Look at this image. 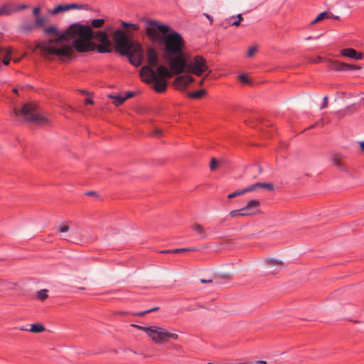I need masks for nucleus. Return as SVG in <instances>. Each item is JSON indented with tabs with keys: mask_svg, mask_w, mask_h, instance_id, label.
<instances>
[{
	"mask_svg": "<svg viewBox=\"0 0 364 364\" xmlns=\"http://www.w3.org/2000/svg\"><path fill=\"white\" fill-rule=\"evenodd\" d=\"M95 194H96V193L94 191H89L86 193V195H87V196H95Z\"/></svg>",
	"mask_w": 364,
	"mask_h": 364,
	"instance_id": "4d7b16f0",
	"label": "nucleus"
},
{
	"mask_svg": "<svg viewBox=\"0 0 364 364\" xmlns=\"http://www.w3.org/2000/svg\"><path fill=\"white\" fill-rule=\"evenodd\" d=\"M121 24L122 27L124 28H127L129 27L133 28L134 30H136V23H129L125 21H121Z\"/></svg>",
	"mask_w": 364,
	"mask_h": 364,
	"instance_id": "c9c22d12",
	"label": "nucleus"
},
{
	"mask_svg": "<svg viewBox=\"0 0 364 364\" xmlns=\"http://www.w3.org/2000/svg\"><path fill=\"white\" fill-rule=\"evenodd\" d=\"M204 80H205V77H203L202 80H200V81L199 82V85H200V86L203 85Z\"/></svg>",
	"mask_w": 364,
	"mask_h": 364,
	"instance_id": "13d9d810",
	"label": "nucleus"
},
{
	"mask_svg": "<svg viewBox=\"0 0 364 364\" xmlns=\"http://www.w3.org/2000/svg\"><path fill=\"white\" fill-rule=\"evenodd\" d=\"M196 248L189 249V248H181V249H173L172 250L173 254L180 253V252H184L188 251H196Z\"/></svg>",
	"mask_w": 364,
	"mask_h": 364,
	"instance_id": "72a5a7b5",
	"label": "nucleus"
},
{
	"mask_svg": "<svg viewBox=\"0 0 364 364\" xmlns=\"http://www.w3.org/2000/svg\"><path fill=\"white\" fill-rule=\"evenodd\" d=\"M151 135L154 137L159 138L162 136V131L160 129H155L151 133Z\"/></svg>",
	"mask_w": 364,
	"mask_h": 364,
	"instance_id": "4c0bfd02",
	"label": "nucleus"
},
{
	"mask_svg": "<svg viewBox=\"0 0 364 364\" xmlns=\"http://www.w3.org/2000/svg\"><path fill=\"white\" fill-rule=\"evenodd\" d=\"M146 61L147 65L143 66L139 72L141 80L151 85V87L156 92H165L168 87V79L172 77L173 73L170 68L159 65V55L154 48L147 50Z\"/></svg>",
	"mask_w": 364,
	"mask_h": 364,
	"instance_id": "f03ea898",
	"label": "nucleus"
},
{
	"mask_svg": "<svg viewBox=\"0 0 364 364\" xmlns=\"http://www.w3.org/2000/svg\"><path fill=\"white\" fill-rule=\"evenodd\" d=\"M18 329H19L20 331H28V328L24 327V326H21V327H18L17 328Z\"/></svg>",
	"mask_w": 364,
	"mask_h": 364,
	"instance_id": "864d4df0",
	"label": "nucleus"
},
{
	"mask_svg": "<svg viewBox=\"0 0 364 364\" xmlns=\"http://www.w3.org/2000/svg\"><path fill=\"white\" fill-rule=\"evenodd\" d=\"M320 124V122H316L315 124H314L311 125L310 127H309L307 128V129H313V128H314V127H316L318 126V124Z\"/></svg>",
	"mask_w": 364,
	"mask_h": 364,
	"instance_id": "603ef678",
	"label": "nucleus"
},
{
	"mask_svg": "<svg viewBox=\"0 0 364 364\" xmlns=\"http://www.w3.org/2000/svg\"><path fill=\"white\" fill-rule=\"evenodd\" d=\"M112 38L116 51L127 56L129 61L136 67V45L132 40L130 34L118 28L114 32Z\"/></svg>",
	"mask_w": 364,
	"mask_h": 364,
	"instance_id": "39448f33",
	"label": "nucleus"
},
{
	"mask_svg": "<svg viewBox=\"0 0 364 364\" xmlns=\"http://www.w3.org/2000/svg\"><path fill=\"white\" fill-rule=\"evenodd\" d=\"M143 49H142V46H141V44L138 42V66H139L141 63V61H142V58H143Z\"/></svg>",
	"mask_w": 364,
	"mask_h": 364,
	"instance_id": "473e14b6",
	"label": "nucleus"
},
{
	"mask_svg": "<svg viewBox=\"0 0 364 364\" xmlns=\"http://www.w3.org/2000/svg\"><path fill=\"white\" fill-rule=\"evenodd\" d=\"M138 330H142L147 333L156 343H162L167 342L169 339L178 340V335L170 333L166 330L156 327H143L138 325Z\"/></svg>",
	"mask_w": 364,
	"mask_h": 364,
	"instance_id": "0eeeda50",
	"label": "nucleus"
},
{
	"mask_svg": "<svg viewBox=\"0 0 364 364\" xmlns=\"http://www.w3.org/2000/svg\"><path fill=\"white\" fill-rule=\"evenodd\" d=\"M131 326H132V327L136 328V325H135V324H132Z\"/></svg>",
	"mask_w": 364,
	"mask_h": 364,
	"instance_id": "e2e57ef3",
	"label": "nucleus"
},
{
	"mask_svg": "<svg viewBox=\"0 0 364 364\" xmlns=\"http://www.w3.org/2000/svg\"><path fill=\"white\" fill-rule=\"evenodd\" d=\"M331 18H333V19H338V18H339V17H338V16H335L333 14V16H331Z\"/></svg>",
	"mask_w": 364,
	"mask_h": 364,
	"instance_id": "bf43d9fd",
	"label": "nucleus"
},
{
	"mask_svg": "<svg viewBox=\"0 0 364 364\" xmlns=\"http://www.w3.org/2000/svg\"><path fill=\"white\" fill-rule=\"evenodd\" d=\"M108 97L110 99H112L114 100L113 104L115 106H119V105H122L124 103V102L125 101V98H124L123 96L119 95H109Z\"/></svg>",
	"mask_w": 364,
	"mask_h": 364,
	"instance_id": "5701e85b",
	"label": "nucleus"
},
{
	"mask_svg": "<svg viewBox=\"0 0 364 364\" xmlns=\"http://www.w3.org/2000/svg\"><path fill=\"white\" fill-rule=\"evenodd\" d=\"M207 93V91L204 89H201L195 92H190L188 94V96L193 99H200L205 96Z\"/></svg>",
	"mask_w": 364,
	"mask_h": 364,
	"instance_id": "412c9836",
	"label": "nucleus"
},
{
	"mask_svg": "<svg viewBox=\"0 0 364 364\" xmlns=\"http://www.w3.org/2000/svg\"><path fill=\"white\" fill-rule=\"evenodd\" d=\"M159 309V307L155 306V307H151L149 309H146L138 311V316H143L148 313L156 311Z\"/></svg>",
	"mask_w": 364,
	"mask_h": 364,
	"instance_id": "7c9ffc66",
	"label": "nucleus"
},
{
	"mask_svg": "<svg viewBox=\"0 0 364 364\" xmlns=\"http://www.w3.org/2000/svg\"><path fill=\"white\" fill-rule=\"evenodd\" d=\"M69 228H69V226H68V225H64V226H63V227H61V228H60L59 231H60V232H68V231L69 230Z\"/></svg>",
	"mask_w": 364,
	"mask_h": 364,
	"instance_id": "09e8293b",
	"label": "nucleus"
},
{
	"mask_svg": "<svg viewBox=\"0 0 364 364\" xmlns=\"http://www.w3.org/2000/svg\"><path fill=\"white\" fill-rule=\"evenodd\" d=\"M37 105L33 102H26L21 108L14 107L11 117L18 123L33 122L43 126L48 123V119L37 112Z\"/></svg>",
	"mask_w": 364,
	"mask_h": 364,
	"instance_id": "423d86ee",
	"label": "nucleus"
},
{
	"mask_svg": "<svg viewBox=\"0 0 364 364\" xmlns=\"http://www.w3.org/2000/svg\"><path fill=\"white\" fill-rule=\"evenodd\" d=\"M257 50V47H255V46H252L251 48H249L248 51H247V56L248 57H252L254 53L256 52Z\"/></svg>",
	"mask_w": 364,
	"mask_h": 364,
	"instance_id": "79ce46f5",
	"label": "nucleus"
},
{
	"mask_svg": "<svg viewBox=\"0 0 364 364\" xmlns=\"http://www.w3.org/2000/svg\"><path fill=\"white\" fill-rule=\"evenodd\" d=\"M238 77L240 81L242 82V83L248 84L250 82V80L247 75L245 74H240L239 75Z\"/></svg>",
	"mask_w": 364,
	"mask_h": 364,
	"instance_id": "f704fd0d",
	"label": "nucleus"
},
{
	"mask_svg": "<svg viewBox=\"0 0 364 364\" xmlns=\"http://www.w3.org/2000/svg\"><path fill=\"white\" fill-rule=\"evenodd\" d=\"M146 35L158 49L162 52V58L169 65L173 75L183 73V49L185 42L178 32L173 31L169 26L161 24L155 20L146 21Z\"/></svg>",
	"mask_w": 364,
	"mask_h": 364,
	"instance_id": "f257e3e1",
	"label": "nucleus"
},
{
	"mask_svg": "<svg viewBox=\"0 0 364 364\" xmlns=\"http://www.w3.org/2000/svg\"><path fill=\"white\" fill-rule=\"evenodd\" d=\"M94 49L92 51L97 50L100 53H107L112 51L111 49V41L108 38L107 41L100 42L99 45H97L94 42Z\"/></svg>",
	"mask_w": 364,
	"mask_h": 364,
	"instance_id": "f3484780",
	"label": "nucleus"
},
{
	"mask_svg": "<svg viewBox=\"0 0 364 364\" xmlns=\"http://www.w3.org/2000/svg\"><path fill=\"white\" fill-rule=\"evenodd\" d=\"M13 92L14 93H18V90L16 88L13 89Z\"/></svg>",
	"mask_w": 364,
	"mask_h": 364,
	"instance_id": "052dcab7",
	"label": "nucleus"
},
{
	"mask_svg": "<svg viewBox=\"0 0 364 364\" xmlns=\"http://www.w3.org/2000/svg\"><path fill=\"white\" fill-rule=\"evenodd\" d=\"M260 202L257 200H250L247 205L242 208L243 212L247 213L245 216H252L260 213L259 210Z\"/></svg>",
	"mask_w": 364,
	"mask_h": 364,
	"instance_id": "f8f14e48",
	"label": "nucleus"
},
{
	"mask_svg": "<svg viewBox=\"0 0 364 364\" xmlns=\"http://www.w3.org/2000/svg\"><path fill=\"white\" fill-rule=\"evenodd\" d=\"M47 293V289H41L37 292V296L40 300L43 301L48 297Z\"/></svg>",
	"mask_w": 364,
	"mask_h": 364,
	"instance_id": "2f4dec72",
	"label": "nucleus"
},
{
	"mask_svg": "<svg viewBox=\"0 0 364 364\" xmlns=\"http://www.w3.org/2000/svg\"><path fill=\"white\" fill-rule=\"evenodd\" d=\"M333 164L341 170H344L343 167V156L340 154H334L333 156Z\"/></svg>",
	"mask_w": 364,
	"mask_h": 364,
	"instance_id": "b1692460",
	"label": "nucleus"
},
{
	"mask_svg": "<svg viewBox=\"0 0 364 364\" xmlns=\"http://www.w3.org/2000/svg\"><path fill=\"white\" fill-rule=\"evenodd\" d=\"M328 105V97L325 96L323 100V103L321 105V109H323L327 107Z\"/></svg>",
	"mask_w": 364,
	"mask_h": 364,
	"instance_id": "a18cd8bd",
	"label": "nucleus"
},
{
	"mask_svg": "<svg viewBox=\"0 0 364 364\" xmlns=\"http://www.w3.org/2000/svg\"><path fill=\"white\" fill-rule=\"evenodd\" d=\"M68 7L67 4H59L55 8H54L52 11H50V14L53 15H55L58 13L63 12V11H67Z\"/></svg>",
	"mask_w": 364,
	"mask_h": 364,
	"instance_id": "393cba45",
	"label": "nucleus"
},
{
	"mask_svg": "<svg viewBox=\"0 0 364 364\" xmlns=\"http://www.w3.org/2000/svg\"><path fill=\"white\" fill-rule=\"evenodd\" d=\"M359 146L362 152L364 153V141L359 143Z\"/></svg>",
	"mask_w": 364,
	"mask_h": 364,
	"instance_id": "3c124183",
	"label": "nucleus"
},
{
	"mask_svg": "<svg viewBox=\"0 0 364 364\" xmlns=\"http://www.w3.org/2000/svg\"><path fill=\"white\" fill-rule=\"evenodd\" d=\"M68 10L70 9H87V4H67Z\"/></svg>",
	"mask_w": 364,
	"mask_h": 364,
	"instance_id": "bb28decb",
	"label": "nucleus"
},
{
	"mask_svg": "<svg viewBox=\"0 0 364 364\" xmlns=\"http://www.w3.org/2000/svg\"><path fill=\"white\" fill-rule=\"evenodd\" d=\"M135 95H136V93L134 92L129 91V92H127L125 93V95L123 97H124V98H125V100H126L132 97L135 96Z\"/></svg>",
	"mask_w": 364,
	"mask_h": 364,
	"instance_id": "37998d69",
	"label": "nucleus"
},
{
	"mask_svg": "<svg viewBox=\"0 0 364 364\" xmlns=\"http://www.w3.org/2000/svg\"><path fill=\"white\" fill-rule=\"evenodd\" d=\"M237 19L236 21H232L231 23V25L237 26L240 24L241 21H242V19H243L242 17V14H238L237 16Z\"/></svg>",
	"mask_w": 364,
	"mask_h": 364,
	"instance_id": "a19ab883",
	"label": "nucleus"
},
{
	"mask_svg": "<svg viewBox=\"0 0 364 364\" xmlns=\"http://www.w3.org/2000/svg\"><path fill=\"white\" fill-rule=\"evenodd\" d=\"M41 9L39 7H36L33 10V15L37 18L38 16V14L40 13Z\"/></svg>",
	"mask_w": 364,
	"mask_h": 364,
	"instance_id": "49530a36",
	"label": "nucleus"
},
{
	"mask_svg": "<svg viewBox=\"0 0 364 364\" xmlns=\"http://www.w3.org/2000/svg\"><path fill=\"white\" fill-rule=\"evenodd\" d=\"M265 265L269 269L267 274H277L284 266L282 261L275 259H266Z\"/></svg>",
	"mask_w": 364,
	"mask_h": 364,
	"instance_id": "ddd939ff",
	"label": "nucleus"
},
{
	"mask_svg": "<svg viewBox=\"0 0 364 364\" xmlns=\"http://www.w3.org/2000/svg\"><path fill=\"white\" fill-rule=\"evenodd\" d=\"M232 279V276L230 274H223L220 276H215L213 279H201L200 282L205 284V283H214L215 284H221L223 282L230 281Z\"/></svg>",
	"mask_w": 364,
	"mask_h": 364,
	"instance_id": "dca6fc26",
	"label": "nucleus"
},
{
	"mask_svg": "<svg viewBox=\"0 0 364 364\" xmlns=\"http://www.w3.org/2000/svg\"><path fill=\"white\" fill-rule=\"evenodd\" d=\"M193 230H194L196 232H197L198 234L200 235L201 237L205 238L207 237L205 229L203 228L201 225L199 224H194L192 226Z\"/></svg>",
	"mask_w": 364,
	"mask_h": 364,
	"instance_id": "a878e982",
	"label": "nucleus"
},
{
	"mask_svg": "<svg viewBox=\"0 0 364 364\" xmlns=\"http://www.w3.org/2000/svg\"><path fill=\"white\" fill-rule=\"evenodd\" d=\"M28 7L26 4H21L17 7H15V11H21L25 9H27Z\"/></svg>",
	"mask_w": 364,
	"mask_h": 364,
	"instance_id": "c03bdc74",
	"label": "nucleus"
},
{
	"mask_svg": "<svg viewBox=\"0 0 364 364\" xmlns=\"http://www.w3.org/2000/svg\"><path fill=\"white\" fill-rule=\"evenodd\" d=\"M326 66L328 69L335 71H348L352 70H360L362 68L361 66L358 65L348 64L333 59L328 60Z\"/></svg>",
	"mask_w": 364,
	"mask_h": 364,
	"instance_id": "9d476101",
	"label": "nucleus"
},
{
	"mask_svg": "<svg viewBox=\"0 0 364 364\" xmlns=\"http://www.w3.org/2000/svg\"><path fill=\"white\" fill-rule=\"evenodd\" d=\"M333 14L328 11H323L319 14L316 18L311 22V25H314L323 19H329L331 18Z\"/></svg>",
	"mask_w": 364,
	"mask_h": 364,
	"instance_id": "aec40b11",
	"label": "nucleus"
},
{
	"mask_svg": "<svg viewBox=\"0 0 364 364\" xmlns=\"http://www.w3.org/2000/svg\"><path fill=\"white\" fill-rule=\"evenodd\" d=\"M218 166V161L215 158H213L211 159V161H210V168L212 171H213V170H215L217 168Z\"/></svg>",
	"mask_w": 364,
	"mask_h": 364,
	"instance_id": "58836bf2",
	"label": "nucleus"
},
{
	"mask_svg": "<svg viewBox=\"0 0 364 364\" xmlns=\"http://www.w3.org/2000/svg\"><path fill=\"white\" fill-rule=\"evenodd\" d=\"M104 23H105L104 18H97V19H94L91 21V26L95 28H102L103 26Z\"/></svg>",
	"mask_w": 364,
	"mask_h": 364,
	"instance_id": "c85d7f7f",
	"label": "nucleus"
},
{
	"mask_svg": "<svg viewBox=\"0 0 364 364\" xmlns=\"http://www.w3.org/2000/svg\"><path fill=\"white\" fill-rule=\"evenodd\" d=\"M161 252L163 253V254H167V253H172L173 254L172 250H164V251H161Z\"/></svg>",
	"mask_w": 364,
	"mask_h": 364,
	"instance_id": "6e6d98bb",
	"label": "nucleus"
},
{
	"mask_svg": "<svg viewBox=\"0 0 364 364\" xmlns=\"http://www.w3.org/2000/svg\"><path fill=\"white\" fill-rule=\"evenodd\" d=\"M246 213L243 212V209L242 208H240V209H237V210H231L230 213H229V215L231 217V218H236V217H245Z\"/></svg>",
	"mask_w": 364,
	"mask_h": 364,
	"instance_id": "cd10ccee",
	"label": "nucleus"
},
{
	"mask_svg": "<svg viewBox=\"0 0 364 364\" xmlns=\"http://www.w3.org/2000/svg\"><path fill=\"white\" fill-rule=\"evenodd\" d=\"M109 38L108 35L106 31H93L92 30V34L90 37V41H92V39H95L100 42H105L107 41Z\"/></svg>",
	"mask_w": 364,
	"mask_h": 364,
	"instance_id": "a211bd4d",
	"label": "nucleus"
},
{
	"mask_svg": "<svg viewBox=\"0 0 364 364\" xmlns=\"http://www.w3.org/2000/svg\"><path fill=\"white\" fill-rule=\"evenodd\" d=\"M260 202L257 200H250L247 205L242 208L243 212L247 213L245 216H252L260 213L259 210Z\"/></svg>",
	"mask_w": 364,
	"mask_h": 364,
	"instance_id": "9b49d317",
	"label": "nucleus"
},
{
	"mask_svg": "<svg viewBox=\"0 0 364 364\" xmlns=\"http://www.w3.org/2000/svg\"><path fill=\"white\" fill-rule=\"evenodd\" d=\"M92 28L80 23L71 24L61 35V39L73 40L71 48L78 53H87L94 49V42L90 41Z\"/></svg>",
	"mask_w": 364,
	"mask_h": 364,
	"instance_id": "7ed1b4c3",
	"label": "nucleus"
},
{
	"mask_svg": "<svg viewBox=\"0 0 364 364\" xmlns=\"http://www.w3.org/2000/svg\"><path fill=\"white\" fill-rule=\"evenodd\" d=\"M44 31L47 35H53L56 38L42 41L36 46V48L41 51L42 55L47 59H50V55H57L62 61L68 62L70 57L73 54L71 46L65 45L57 48L53 45L55 43L64 41L61 39L63 33H60L55 26H48L45 28Z\"/></svg>",
	"mask_w": 364,
	"mask_h": 364,
	"instance_id": "20e7f679",
	"label": "nucleus"
},
{
	"mask_svg": "<svg viewBox=\"0 0 364 364\" xmlns=\"http://www.w3.org/2000/svg\"><path fill=\"white\" fill-rule=\"evenodd\" d=\"M46 331L45 326L41 323H33L31 326V328H28V331L32 333H42Z\"/></svg>",
	"mask_w": 364,
	"mask_h": 364,
	"instance_id": "4be33fe9",
	"label": "nucleus"
},
{
	"mask_svg": "<svg viewBox=\"0 0 364 364\" xmlns=\"http://www.w3.org/2000/svg\"><path fill=\"white\" fill-rule=\"evenodd\" d=\"M341 55L348 57L355 60H362L364 58V54L362 52L357 51L355 49L349 48H343L340 50Z\"/></svg>",
	"mask_w": 364,
	"mask_h": 364,
	"instance_id": "2eb2a0df",
	"label": "nucleus"
},
{
	"mask_svg": "<svg viewBox=\"0 0 364 364\" xmlns=\"http://www.w3.org/2000/svg\"><path fill=\"white\" fill-rule=\"evenodd\" d=\"M85 105H93L94 104V101H93V100L92 98L87 97L85 100Z\"/></svg>",
	"mask_w": 364,
	"mask_h": 364,
	"instance_id": "de8ad7c7",
	"label": "nucleus"
},
{
	"mask_svg": "<svg viewBox=\"0 0 364 364\" xmlns=\"http://www.w3.org/2000/svg\"><path fill=\"white\" fill-rule=\"evenodd\" d=\"M193 81L194 78L192 76L188 75H182L175 79L173 85L178 89H184Z\"/></svg>",
	"mask_w": 364,
	"mask_h": 364,
	"instance_id": "4468645a",
	"label": "nucleus"
},
{
	"mask_svg": "<svg viewBox=\"0 0 364 364\" xmlns=\"http://www.w3.org/2000/svg\"><path fill=\"white\" fill-rule=\"evenodd\" d=\"M254 364H267V361L263 360H257Z\"/></svg>",
	"mask_w": 364,
	"mask_h": 364,
	"instance_id": "8fccbe9b",
	"label": "nucleus"
},
{
	"mask_svg": "<svg viewBox=\"0 0 364 364\" xmlns=\"http://www.w3.org/2000/svg\"><path fill=\"white\" fill-rule=\"evenodd\" d=\"M262 169L260 166H252L249 167L248 169L247 170V174L255 173L257 175L260 173Z\"/></svg>",
	"mask_w": 364,
	"mask_h": 364,
	"instance_id": "c756f323",
	"label": "nucleus"
},
{
	"mask_svg": "<svg viewBox=\"0 0 364 364\" xmlns=\"http://www.w3.org/2000/svg\"><path fill=\"white\" fill-rule=\"evenodd\" d=\"M183 64V73H191L200 77L206 71H208V74L211 72L207 65L205 58L201 55L194 56L192 63H188L186 58H184Z\"/></svg>",
	"mask_w": 364,
	"mask_h": 364,
	"instance_id": "6e6552de",
	"label": "nucleus"
},
{
	"mask_svg": "<svg viewBox=\"0 0 364 364\" xmlns=\"http://www.w3.org/2000/svg\"><path fill=\"white\" fill-rule=\"evenodd\" d=\"M45 19L43 17L37 16L36 18V25L38 27H42L44 25Z\"/></svg>",
	"mask_w": 364,
	"mask_h": 364,
	"instance_id": "e433bc0d",
	"label": "nucleus"
},
{
	"mask_svg": "<svg viewBox=\"0 0 364 364\" xmlns=\"http://www.w3.org/2000/svg\"><path fill=\"white\" fill-rule=\"evenodd\" d=\"M205 16L208 18V19L210 21V23H213V18L211 16L208 15V14H205Z\"/></svg>",
	"mask_w": 364,
	"mask_h": 364,
	"instance_id": "5fc2aeb1",
	"label": "nucleus"
},
{
	"mask_svg": "<svg viewBox=\"0 0 364 364\" xmlns=\"http://www.w3.org/2000/svg\"><path fill=\"white\" fill-rule=\"evenodd\" d=\"M15 12V7L11 4H5L0 6V16H9Z\"/></svg>",
	"mask_w": 364,
	"mask_h": 364,
	"instance_id": "6ab92c4d",
	"label": "nucleus"
},
{
	"mask_svg": "<svg viewBox=\"0 0 364 364\" xmlns=\"http://www.w3.org/2000/svg\"><path fill=\"white\" fill-rule=\"evenodd\" d=\"M259 188H267V190H269L270 191H272L274 190V187L273 184L271 183H259V182H258V183H255L252 185H250V186H248L245 188H243L242 190H237L233 193L228 194V198L229 199H231V198H235L237 196L243 195L246 193L257 191Z\"/></svg>",
	"mask_w": 364,
	"mask_h": 364,
	"instance_id": "1a4fd4ad",
	"label": "nucleus"
},
{
	"mask_svg": "<svg viewBox=\"0 0 364 364\" xmlns=\"http://www.w3.org/2000/svg\"><path fill=\"white\" fill-rule=\"evenodd\" d=\"M80 92H81L82 93H84V94H85V93H87V92H86V91H85V90H80Z\"/></svg>",
	"mask_w": 364,
	"mask_h": 364,
	"instance_id": "680f3d73",
	"label": "nucleus"
},
{
	"mask_svg": "<svg viewBox=\"0 0 364 364\" xmlns=\"http://www.w3.org/2000/svg\"><path fill=\"white\" fill-rule=\"evenodd\" d=\"M34 25L33 24H23L21 26V28L25 31H31L33 29Z\"/></svg>",
	"mask_w": 364,
	"mask_h": 364,
	"instance_id": "ea45409f",
	"label": "nucleus"
}]
</instances>
